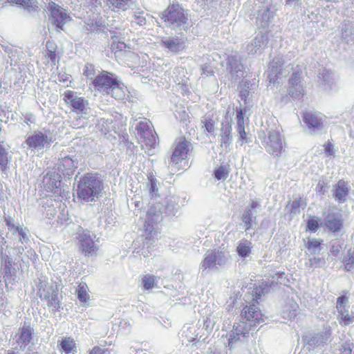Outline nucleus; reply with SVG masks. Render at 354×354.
I'll return each instance as SVG.
<instances>
[{
  "label": "nucleus",
  "mask_w": 354,
  "mask_h": 354,
  "mask_svg": "<svg viewBox=\"0 0 354 354\" xmlns=\"http://www.w3.org/2000/svg\"><path fill=\"white\" fill-rule=\"evenodd\" d=\"M180 198L170 196L165 198L162 203H156L151 205L147 211L145 222V236L147 245L148 242L153 241L157 234V224L162 221L163 215L168 216H175L180 208Z\"/></svg>",
  "instance_id": "nucleus-1"
},
{
  "label": "nucleus",
  "mask_w": 354,
  "mask_h": 354,
  "mask_svg": "<svg viewBox=\"0 0 354 354\" xmlns=\"http://www.w3.org/2000/svg\"><path fill=\"white\" fill-rule=\"evenodd\" d=\"M243 320L235 323L229 334L228 344L231 346L238 341H245L252 327L263 323L266 318L255 304L246 306L241 311Z\"/></svg>",
  "instance_id": "nucleus-2"
},
{
  "label": "nucleus",
  "mask_w": 354,
  "mask_h": 354,
  "mask_svg": "<svg viewBox=\"0 0 354 354\" xmlns=\"http://www.w3.org/2000/svg\"><path fill=\"white\" fill-rule=\"evenodd\" d=\"M102 189L103 183L97 174L87 173L78 182L77 194L86 202H95L101 196Z\"/></svg>",
  "instance_id": "nucleus-3"
},
{
  "label": "nucleus",
  "mask_w": 354,
  "mask_h": 354,
  "mask_svg": "<svg viewBox=\"0 0 354 354\" xmlns=\"http://www.w3.org/2000/svg\"><path fill=\"white\" fill-rule=\"evenodd\" d=\"M166 26L172 28H178L188 24L189 13L179 3L169 5L160 15Z\"/></svg>",
  "instance_id": "nucleus-4"
},
{
  "label": "nucleus",
  "mask_w": 354,
  "mask_h": 354,
  "mask_svg": "<svg viewBox=\"0 0 354 354\" xmlns=\"http://www.w3.org/2000/svg\"><path fill=\"white\" fill-rule=\"evenodd\" d=\"M38 281L37 286L39 297L47 300L48 306L53 308V310H59L60 306L56 283H48L44 277L39 278Z\"/></svg>",
  "instance_id": "nucleus-5"
},
{
  "label": "nucleus",
  "mask_w": 354,
  "mask_h": 354,
  "mask_svg": "<svg viewBox=\"0 0 354 354\" xmlns=\"http://www.w3.org/2000/svg\"><path fill=\"white\" fill-rule=\"evenodd\" d=\"M230 258L229 252L222 250H207L205 258L201 263L200 268L204 273L206 270L217 268V266H225Z\"/></svg>",
  "instance_id": "nucleus-6"
},
{
  "label": "nucleus",
  "mask_w": 354,
  "mask_h": 354,
  "mask_svg": "<svg viewBox=\"0 0 354 354\" xmlns=\"http://www.w3.org/2000/svg\"><path fill=\"white\" fill-rule=\"evenodd\" d=\"M189 145H191L190 142L185 138H180L176 140L169 167H178V164L187 158Z\"/></svg>",
  "instance_id": "nucleus-7"
},
{
  "label": "nucleus",
  "mask_w": 354,
  "mask_h": 354,
  "mask_svg": "<svg viewBox=\"0 0 354 354\" xmlns=\"http://www.w3.org/2000/svg\"><path fill=\"white\" fill-rule=\"evenodd\" d=\"M330 330L325 329L320 333L308 334L303 337V339L306 349L310 351L326 344L330 341Z\"/></svg>",
  "instance_id": "nucleus-8"
},
{
  "label": "nucleus",
  "mask_w": 354,
  "mask_h": 354,
  "mask_svg": "<svg viewBox=\"0 0 354 354\" xmlns=\"http://www.w3.org/2000/svg\"><path fill=\"white\" fill-rule=\"evenodd\" d=\"M117 80L112 73L103 71L94 79L93 84L97 91L109 95L111 88L115 85Z\"/></svg>",
  "instance_id": "nucleus-9"
},
{
  "label": "nucleus",
  "mask_w": 354,
  "mask_h": 354,
  "mask_svg": "<svg viewBox=\"0 0 354 354\" xmlns=\"http://www.w3.org/2000/svg\"><path fill=\"white\" fill-rule=\"evenodd\" d=\"M49 131H35L33 135L29 136L26 142L28 147L36 149H41L45 147H49L53 142Z\"/></svg>",
  "instance_id": "nucleus-10"
},
{
  "label": "nucleus",
  "mask_w": 354,
  "mask_h": 354,
  "mask_svg": "<svg viewBox=\"0 0 354 354\" xmlns=\"http://www.w3.org/2000/svg\"><path fill=\"white\" fill-rule=\"evenodd\" d=\"M48 9L50 12L51 23L57 28L63 30L64 25L70 18L66 10L54 2L48 3Z\"/></svg>",
  "instance_id": "nucleus-11"
},
{
  "label": "nucleus",
  "mask_w": 354,
  "mask_h": 354,
  "mask_svg": "<svg viewBox=\"0 0 354 354\" xmlns=\"http://www.w3.org/2000/svg\"><path fill=\"white\" fill-rule=\"evenodd\" d=\"M266 148L268 153L276 156H279L283 149V145L279 130L274 129L268 131Z\"/></svg>",
  "instance_id": "nucleus-12"
},
{
  "label": "nucleus",
  "mask_w": 354,
  "mask_h": 354,
  "mask_svg": "<svg viewBox=\"0 0 354 354\" xmlns=\"http://www.w3.org/2000/svg\"><path fill=\"white\" fill-rule=\"evenodd\" d=\"M268 43V36L266 33L258 34L251 41L248 42L245 50L249 55L261 54Z\"/></svg>",
  "instance_id": "nucleus-13"
},
{
  "label": "nucleus",
  "mask_w": 354,
  "mask_h": 354,
  "mask_svg": "<svg viewBox=\"0 0 354 354\" xmlns=\"http://www.w3.org/2000/svg\"><path fill=\"white\" fill-rule=\"evenodd\" d=\"M301 73L294 72L288 81V95L294 99H299L304 95V90L301 84Z\"/></svg>",
  "instance_id": "nucleus-14"
},
{
  "label": "nucleus",
  "mask_w": 354,
  "mask_h": 354,
  "mask_svg": "<svg viewBox=\"0 0 354 354\" xmlns=\"http://www.w3.org/2000/svg\"><path fill=\"white\" fill-rule=\"evenodd\" d=\"M61 175L58 174H48L43 179L44 187L47 192L63 196L64 189L61 188Z\"/></svg>",
  "instance_id": "nucleus-15"
},
{
  "label": "nucleus",
  "mask_w": 354,
  "mask_h": 354,
  "mask_svg": "<svg viewBox=\"0 0 354 354\" xmlns=\"http://www.w3.org/2000/svg\"><path fill=\"white\" fill-rule=\"evenodd\" d=\"M34 329L30 325L24 323L22 327L19 328L16 333L14 339L21 350H24L32 339Z\"/></svg>",
  "instance_id": "nucleus-16"
},
{
  "label": "nucleus",
  "mask_w": 354,
  "mask_h": 354,
  "mask_svg": "<svg viewBox=\"0 0 354 354\" xmlns=\"http://www.w3.org/2000/svg\"><path fill=\"white\" fill-rule=\"evenodd\" d=\"M77 168V160L71 156H65L59 158L58 171L65 177H69L73 174Z\"/></svg>",
  "instance_id": "nucleus-17"
},
{
  "label": "nucleus",
  "mask_w": 354,
  "mask_h": 354,
  "mask_svg": "<svg viewBox=\"0 0 354 354\" xmlns=\"http://www.w3.org/2000/svg\"><path fill=\"white\" fill-rule=\"evenodd\" d=\"M332 192L335 201L338 203H345L349 193V188L347 183L344 180H339L337 183L334 185Z\"/></svg>",
  "instance_id": "nucleus-18"
},
{
  "label": "nucleus",
  "mask_w": 354,
  "mask_h": 354,
  "mask_svg": "<svg viewBox=\"0 0 354 354\" xmlns=\"http://www.w3.org/2000/svg\"><path fill=\"white\" fill-rule=\"evenodd\" d=\"M80 249L86 256H92L96 253L97 248L90 234L83 233L79 236Z\"/></svg>",
  "instance_id": "nucleus-19"
},
{
  "label": "nucleus",
  "mask_w": 354,
  "mask_h": 354,
  "mask_svg": "<svg viewBox=\"0 0 354 354\" xmlns=\"http://www.w3.org/2000/svg\"><path fill=\"white\" fill-rule=\"evenodd\" d=\"M284 62L281 57L277 56L274 57L270 64L268 71V77L270 80V82L274 84L277 82L281 73L282 66Z\"/></svg>",
  "instance_id": "nucleus-20"
},
{
  "label": "nucleus",
  "mask_w": 354,
  "mask_h": 354,
  "mask_svg": "<svg viewBox=\"0 0 354 354\" xmlns=\"http://www.w3.org/2000/svg\"><path fill=\"white\" fill-rule=\"evenodd\" d=\"M326 227L333 232H337L341 230L343 227V220L342 214L339 213H328L324 218Z\"/></svg>",
  "instance_id": "nucleus-21"
},
{
  "label": "nucleus",
  "mask_w": 354,
  "mask_h": 354,
  "mask_svg": "<svg viewBox=\"0 0 354 354\" xmlns=\"http://www.w3.org/2000/svg\"><path fill=\"white\" fill-rule=\"evenodd\" d=\"M303 122L308 127L309 129L314 132L321 131L323 129V123L322 119L318 118L315 114L306 112L303 115Z\"/></svg>",
  "instance_id": "nucleus-22"
},
{
  "label": "nucleus",
  "mask_w": 354,
  "mask_h": 354,
  "mask_svg": "<svg viewBox=\"0 0 354 354\" xmlns=\"http://www.w3.org/2000/svg\"><path fill=\"white\" fill-rule=\"evenodd\" d=\"M274 16V12L271 10L270 4L266 3L258 10V16L257 17V23L262 28L268 26L270 21Z\"/></svg>",
  "instance_id": "nucleus-23"
},
{
  "label": "nucleus",
  "mask_w": 354,
  "mask_h": 354,
  "mask_svg": "<svg viewBox=\"0 0 354 354\" xmlns=\"http://www.w3.org/2000/svg\"><path fill=\"white\" fill-rule=\"evenodd\" d=\"M227 69L232 76H236V78H240L243 76V66L241 61L236 55H230L227 59Z\"/></svg>",
  "instance_id": "nucleus-24"
},
{
  "label": "nucleus",
  "mask_w": 354,
  "mask_h": 354,
  "mask_svg": "<svg viewBox=\"0 0 354 354\" xmlns=\"http://www.w3.org/2000/svg\"><path fill=\"white\" fill-rule=\"evenodd\" d=\"M261 205L257 201H252L251 205L245 209L243 215H242V221L244 223L246 230L250 229L252 223L256 221V214L255 209L257 207H259Z\"/></svg>",
  "instance_id": "nucleus-25"
},
{
  "label": "nucleus",
  "mask_w": 354,
  "mask_h": 354,
  "mask_svg": "<svg viewBox=\"0 0 354 354\" xmlns=\"http://www.w3.org/2000/svg\"><path fill=\"white\" fill-rule=\"evenodd\" d=\"M231 123L227 117H225L221 123V145H225V147L230 146L232 142L231 135Z\"/></svg>",
  "instance_id": "nucleus-26"
},
{
  "label": "nucleus",
  "mask_w": 354,
  "mask_h": 354,
  "mask_svg": "<svg viewBox=\"0 0 354 354\" xmlns=\"http://www.w3.org/2000/svg\"><path fill=\"white\" fill-rule=\"evenodd\" d=\"M318 78L319 86L325 90L330 89L335 84L333 73L330 70L326 68L321 70Z\"/></svg>",
  "instance_id": "nucleus-27"
},
{
  "label": "nucleus",
  "mask_w": 354,
  "mask_h": 354,
  "mask_svg": "<svg viewBox=\"0 0 354 354\" xmlns=\"http://www.w3.org/2000/svg\"><path fill=\"white\" fill-rule=\"evenodd\" d=\"M64 100L70 104L76 111L82 112L84 109V101L82 97L74 96L73 93L68 91L65 93Z\"/></svg>",
  "instance_id": "nucleus-28"
},
{
  "label": "nucleus",
  "mask_w": 354,
  "mask_h": 354,
  "mask_svg": "<svg viewBox=\"0 0 354 354\" xmlns=\"http://www.w3.org/2000/svg\"><path fill=\"white\" fill-rule=\"evenodd\" d=\"M256 88L254 82H251L250 80L242 81L239 85V96L242 100L247 103L248 98L250 94Z\"/></svg>",
  "instance_id": "nucleus-29"
},
{
  "label": "nucleus",
  "mask_w": 354,
  "mask_h": 354,
  "mask_svg": "<svg viewBox=\"0 0 354 354\" xmlns=\"http://www.w3.org/2000/svg\"><path fill=\"white\" fill-rule=\"evenodd\" d=\"M106 26L101 19H90L85 22L84 30L87 32H104Z\"/></svg>",
  "instance_id": "nucleus-30"
},
{
  "label": "nucleus",
  "mask_w": 354,
  "mask_h": 354,
  "mask_svg": "<svg viewBox=\"0 0 354 354\" xmlns=\"http://www.w3.org/2000/svg\"><path fill=\"white\" fill-rule=\"evenodd\" d=\"M0 256L3 263V271L6 281L11 280L12 279V274L15 272V268H12L11 261L8 255H3V247H0Z\"/></svg>",
  "instance_id": "nucleus-31"
},
{
  "label": "nucleus",
  "mask_w": 354,
  "mask_h": 354,
  "mask_svg": "<svg viewBox=\"0 0 354 354\" xmlns=\"http://www.w3.org/2000/svg\"><path fill=\"white\" fill-rule=\"evenodd\" d=\"M162 44L169 50L174 53H178L184 48L183 42L178 37H169L162 40Z\"/></svg>",
  "instance_id": "nucleus-32"
},
{
  "label": "nucleus",
  "mask_w": 354,
  "mask_h": 354,
  "mask_svg": "<svg viewBox=\"0 0 354 354\" xmlns=\"http://www.w3.org/2000/svg\"><path fill=\"white\" fill-rule=\"evenodd\" d=\"M342 37L347 43L354 41V23L345 22L342 28Z\"/></svg>",
  "instance_id": "nucleus-33"
},
{
  "label": "nucleus",
  "mask_w": 354,
  "mask_h": 354,
  "mask_svg": "<svg viewBox=\"0 0 354 354\" xmlns=\"http://www.w3.org/2000/svg\"><path fill=\"white\" fill-rule=\"evenodd\" d=\"M337 319L342 326H348L354 322V315L349 313L348 307L337 310Z\"/></svg>",
  "instance_id": "nucleus-34"
},
{
  "label": "nucleus",
  "mask_w": 354,
  "mask_h": 354,
  "mask_svg": "<svg viewBox=\"0 0 354 354\" xmlns=\"http://www.w3.org/2000/svg\"><path fill=\"white\" fill-rule=\"evenodd\" d=\"M252 243L246 239L240 241L236 248L238 254L242 257L245 258L251 254Z\"/></svg>",
  "instance_id": "nucleus-35"
},
{
  "label": "nucleus",
  "mask_w": 354,
  "mask_h": 354,
  "mask_svg": "<svg viewBox=\"0 0 354 354\" xmlns=\"http://www.w3.org/2000/svg\"><path fill=\"white\" fill-rule=\"evenodd\" d=\"M278 286V283L274 279H267L261 283L259 288L257 289L256 295L257 297H261V294L264 295L268 293L270 289H274Z\"/></svg>",
  "instance_id": "nucleus-36"
},
{
  "label": "nucleus",
  "mask_w": 354,
  "mask_h": 354,
  "mask_svg": "<svg viewBox=\"0 0 354 354\" xmlns=\"http://www.w3.org/2000/svg\"><path fill=\"white\" fill-rule=\"evenodd\" d=\"M342 262L344 269L348 272H354V249L351 248L344 256Z\"/></svg>",
  "instance_id": "nucleus-37"
},
{
  "label": "nucleus",
  "mask_w": 354,
  "mask_h": 354,
  "mask_svg": "<svg viewBox=\"0 0 354 354\" xmlns=\"http://www.w3.org/2000/svg\"><path fill=\"white\" fill-rule=\"evenodd\" d=\"M42 207L44 208V214L49 219L55 218L58 212L57 207H55L51 199L47 200V201L43 204Z\"/></svg>",
  "instance_id": "nucleus-38"
},
{
  "label": "nucleus",
  "mask_w": 354,
  "mask_h": 354,
  "mask_svg": "<svg viewBox=\"0 0 354 354\" xmlns=\"http://www.w3.org/2000/svg\"><path fill=\"white\" fill-rule=\"evenodd\" d=\"M131 0H106V3L113 10H127L129 6V3Z\"/></svg>",
  "instance_id": "nucleus-39"
},
{
  "label": "nucleus",
  "mask_w": 354,
  "mask_h": 354,
  "mask_svg": "<svg viewBox=\"0 0 354 354\" xmlns=\"http://www.w3.org/2000/svg\"><path fill=\"white\" fill-rule=\"evenodd\" d=\"M322 240L316 239H309L306 248L311 254H319L322 250Z\"/></svg>",
  "instance_id": "nucleus-40"
},
{
  "label": "nucleus",
  "mask_w": 354,
  "mask_h": 354,
  "mask_svg": "<svg viewBox=\"0 0 354 354\" xmlns=\"http://www.w3.org/2000/svg\"><path fill=\"white\" fill-rule=\"evenodd\" d=\"M297 308L296 303L286 305L283 311V317L289 319H294L297 314Z\"/></svg>",
  "instance_id": "nucleus-41"
},
{
  "label": "nucleus",
  "mask_w": 354,
  "mask_h": 354,
  "mask_svg": "<svg viewBox=\"0 0 354 354\" xmlns=\"http://www.w3.org/2000/svg\"><path fill=\"white\" fill-rule=\"evenodd\" d=\"M342 245L343 243L341 240L335 239L331 241L330 242V250L328 252V255H332L335 257H337L342 249Z\"/></svg>",
  "instance_id": "nucleus-42"
},
{
  "label": "nucleus",
  "mask_w": 354,
  "mask_h": 354,
  "mask_svg": "<svg viewBox=\"0 0 354 354\" xmlns=\"http://www.w3.org/2000/svg\"><path fill=\"white\" fill-rule=\"evenodd\" d=\"M88 287L85 283H80L77 290V298L81 302H86L89 299L86 290Z\"/></svg>",
  "instance_id": "nucleus-43"
},
{
  "label": "nucleus",
  "mask_w": 354,
  "mask_h": 354,
  "mask_svg": "<svg viewBox=\"0 0 354 354\" xmlns=\"http://www.w3.org/2000/svg\"><path fill=\"white\" fill-rule=\"evenodd\" d=\"M109 95L116 100H121L123 98L124 93L118 80L116 81L115 85L113 86L111 88Z\"/></svg>",
  "instance_id": "nucleus-44"
},
{
  "label": "nucleus",
  "mask_w": 354,
  "mask_h": 354,
  "mask_svg": "<svg viewBox=\"0 0 354 354\" xmlns=\"http://www.w3.org/2000/svg\"><path fill=\"white\" fill-rule=\"evenodd\" d=\"M136 129L140 138H142V136H145V135H146L150 131H151L149 123L147 122H138L136 127Z\"/></svg>",
  "instance_id": "nucleus-45"
},
{
  "label": "nucleus",
  "mask_w": 354,
  "mask_h": 354,
  "mask_svg": "<svg viewBox=\"0 0 354 354\" xmlns=\"http://www.w3.org/2000/svg\"><path fill=\"white\" fill-rule=\"evenodd\" d=\"M140 140L146 145L150 147H154L156 145V140L154 134L152 132V130L150 131L148 133L145 135L140 138Z\"/></svg>",
  "instance_id": "nucleus-46"
},
{
  "label": "nucleus",
  "mask_w": 354,
  "mask_h": 354,
  "mask_svg": "<svg viewBox=\"0 0 354 354\" xmlns=\"http://www.w3.org/2000/svg\"><path fill=\"white\" fill-rule=\"evenodd\" d=\"M148 179L149 183L148 184L149 194L151 197L157 196L158 187H157V180L152 174L148 175Z\"/></svg>",
  "instance_id": "nucleus-47"
},
{
  "label": "nucleus",
  "mask_w": 354,
  "mask_h": 354,
  "mask_svg": "<svg viewBox=\"0 0 354 354\" xmlns=\"http://www.w3.org/2000/svg\"><path fill=\"white\" fill-rule=\"evenodd\" d=\"M156 277L153 275H145L142 279V284L145 290L151 289L155 284Z\"/></svg>",
  "instance_id": "nucleus-48"
},
{
  "label": "nucleus",
  "mask_w": 354,
  "mask_h": 354,
  "mask_svg": "<svg viewBox=\"0 0 354 354\" xmlns=\"http://www.w3.org/2000/svg\"><path fill=\"white\" fill-rule=\"evenodd\" d=\"M309 267L312 268H322L326 264V260L322 257H316L309 259L308 260Z\"/></svg>",
  "instance_id": "nucleus-49"
},
{
  "label": "nucleus",
  "mask_w": 354,
  "mask_h": 354,
  "mask_svg": "<svg viewBox=\"0 0 354 354\" xmlns=\"http://www.w3.org/2000/svg\"><path fill=\"white\" fill-rule=\"evenodd\" d=\"M8 164V152L5 147L0 145V166L2 170L7 168Z\"/></svg>",
  "instance_id": "nucleus-50"
},
{
  "label": "nucleus",
  "mask_w": 354,
  "mask_h": 354,
  "mask_svg": "<svg viewBox=\"0 0 354 354\" xmlns=\"http://www.w3.org/2000/svg\"><path fill=\"white\" fill-rule=\"evenodd\" d=\"M214 174L217 180H225L228 176V171L225 166H220L215 169Z\"/></svg>",
  "instance_id": "nucleus-51"
},
{
  "label": "nucleus",
  "mask_w": 354,
  "mask_h": 354,
  "mask_svg": "<svg viewBox=\"0 0 354 354\" xmlns=\"http://www.w3.org/2000/svg\"><path fill=\"white\" fill-rule=\"evenodd\" d=\"M201 122L204 123L205 129L208 133L214 131V122L209 115H205Z\"/></svg>",
  "instance_id": "nucleus-52"
},
{
  "label": "nucleus",
  "mask_w": 354,
  "mask_h": 354,
  "mask_svg": "<svg viewBox=\"0 0 354 354\" xmlns=\"http://www.w3.org/2000/svg\"><path fill=\"white\" fill-rule=\"evenodd\" d=\"M354 347V344L353 342L348 340L344 342L340 348L339 354H352V351Z\"/></svg>",
  "instance_id": "nucleus-53"
},
{
  "label": "nucleus",
  "mask_w": 354,
  "mask_h": 354,
  "mask_svg": "<svg viewBox=\"0 0 354 354\" xmlns=\"http://www.w3.org/2000/svg\"><path fill=\"white\" fill-rule=\"evenodd\" d=\"M329 187L326 182L320 180L316 186L315 191L317 194L324 195L328 192Z\"/></svg>",
  "instance_id": "nucleus-54"
},
{
  "label": "nucleus",
  "mask_w": 354,
  "mask_h": 354,
  "mask_svg": "<svg viewBox=\"0 0 354 354\" xmlns=\"http://www.w3.org/2000/svg\"><path fill=\"white\" fill-rule=\"evenodd\" d=\"M74 345L73 341L69 338L63 339L61 344L62 348L66 354L71 352Z\"/></svg>",
  "instance_id": "nucleus-55"
},
{
  "label": "nucleus",
  "mask_w": 354,
  "mask_h": 354,
  "mask_svg": "<svg viewBox=\"0 0 354 354\" xmlns=\"http://www.w3.org/2000/svg\"><path fill=\"white\" fill-rule=\"evenodd\" d=\"M348 297L342 295L337 299L336 308L337 310L345 308L346 304L348 303Z\"/></svg>",
  "instance_id": "nucleus-56"
},
{
  "label": "nucleus",
  "mask_w": 354,
  "mask_h": 354,
  "mask_svg": "<svg viewBox=\"0 0 354 354\" xmlns=\"http://www.w3.org/2000/svg\"><path fill=\"white\" fill-rule=\"evenodd\" d=\"M134 18H135V22L139 25V26H144L146 24V19H145V17L144 16V12H136L135 15H134Z\"/></svg>",
  "instance_id": "nucleus-57"
},
{
  "label": "nucleus",
  "mask_w": 354,
  "mask_h": 354,
  "mask_svg": "<svg viewBox=\"0 0 354 354\" xmlns=\"http://www.w3.org/2000/svg\"><path fill=\"white\" fill-rule=\"evenodd\" d=\"M319 228L318 221L315 219H309L307 223V229L310 231L315 232Z\"/></svg>",
  "instance_id": "nucleus-58"
},
{
  "label": "nucleus",
  "mask_w": 354,
  "mask_h": 354,
  "mask_svg": "<svg viewBox=\"0 0 354 354\" xmlns=\"http://www.w3.org/2000/svg\"><path fill=\"white\" fill-rule=\"evenodd\" d=\"M214 325V322L209 317H206L203 320V328L207 333H209L213 329Z\"/></svg>",
  "instance_id": "nucleus-59"
},
{
  "label": "nucleus",
  "mask_w": 354,
  "mask_h": 354,
  "mask_svg": "<svg viewBox=\"0 0 354 354\" xmlns=\"http://www.w3.org/2000/svg\"><path fill=\"white\" fill-rule=\"evenodd\" d=\"M15 231L18 233L19 239L22 243L28 241V238L26 234L24 232L21 227H16Z\"/></svg>",
  "instance_id": "nucleus-60"
},
{
  "label": "nucleus",
  "mask_w": 354,
  "mask_h": 354,
  "mask_svg": "<svg viewBox=\"0 0 354 354\" xmlns=\"http://www.w3.org/2000/svg\"><path fill=\"white\" fill-rule=\"evenodd\" d=\"M127 45L123 41H113L111 45V48L114 50H123L125 49Z\"/></svg>",
  "instance_id": "nucleus-61"
},
{
  "label": "nucleus",
  "mask_w": 354,
  "mask_h": 354,
  "mask_svg": "<svg viewBox=\"0 0 354 354\" xmlns=\"http://www.w3.org/2000/svg\"><path fill=\"white\" fill-rule=\"evenodd\" d=\"M201 71H202V74L205 75L207 77L212 76V75H214V73L212 67H210L209 66H208L207 64H204V65L201 66Z\"/></svg>",
  "instance_id": "nucleus-62"
},
{
  "label": "nucleus",
  "mask_w": 354,
  "mask_h": 354,
  "mask_svg": "<svg viewBox=\"0 0 354 354\" xmlns=\"http://www.w3.org/2000/svg\"><path fill=\"white\" fill-rule=\"evenodd\" d=\"M300 200H295L292 201L291 205L290 212L292 214H297L299 212Z\"/></svg>",
  "instance_id": "nucleus-63"
},
{
  "label": "nucleus",
  "mask_w": 354,
  "mask_h": 354,
  "mask_svg": "<svg viewBox=\"0 0 354 354\" xmlns=\"http://www.w3.org/2000/svg\"><path fill=\"white\" fill-rule=\"evenodd\" d=\"M84 75L88 77H92L93 75V68L91 64H86L84 70Z\"/></svg>",
  "instance_id": "nucleus-64"
}]
</instances>
